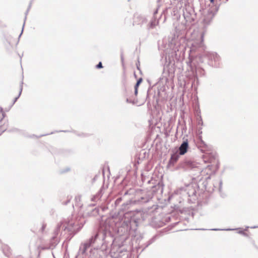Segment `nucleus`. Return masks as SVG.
I'll return each mask as SVG.
<instances>
[{
	"label": "nucleus",
	"instance_id": "37998d69",
	"mask_svg": "<svg viewBox=\"0 0 258 258\" xmlns=\"http://www.w3.org/2000/svg\"><path fill=\"white\" fill-rule=\"evenodd\" d=\"M176 55H177L176 48H175V49L172 50V51L171 52V56L172 57V59H173V57L176 56Z\"/></svg>",
	"mask_w": 258,
	"mask_h": 258
},
{
	"label": "nucleus",
	"instance_id": "6e6d98bb",
	"mask_svg": "<svg viewBox=\"0 0 258 258\" xmlns=\"http://www.w3.org/2000/svg\"><path fill=\"white\" fill-rule=\"evenodd\" d=\"M136 65H137V69L140 71V73L141 74H142V71H141V70L140 69V62H139V61H138V63H137Z\"/></svg>",
	"mask_w": 258,
	"mask_h": 258
},
{
	"label": "nucleus",
	"instance_id": "69168bd1",
	"mask_svg": "<svg viewBox=\"0 0 258 258\" xmlns=\"http://www.w3.org/2000/svg\"><path fill=\"white\" fill-rule=\"evenodd\" d=\"M210 3L212 4H214L215 0H209Z\"/></svg>",
	"mask_w": 258,
	"mask_h": 258
},
{
	"label": "nucleus",
	"instance_id": "c756f323",
	"mask_svg": "<svg viewBox=\"0 0 258 258\" xmlns=\"http://www.w3.org/2000/svg\"><path fill=\"white\" fill-rule=\"evenodd\" d=\"M29 12V10H26V12L25 13V18H24V23H23V27H22V30H21V33L20 34L19 36V37H18V39H19V38H20V37L21 36L22 34H23V30H24V26H25V21H26V20L27 19V16Z\"/></svg>",
	"mask_w": 258,
	"mask_h": 258
},
{
	"label": "nucleus",
	"instance_id": "c03bdc74",
	"mask_svg": "<svg viewBox=\"0 0 258 258\" xmlns=\"http://www.w3.org/2000/svg\"><path fill=\"white\" fill-rule=\"evenodd\" d=\"M71 171V168L67 167L61 171V173H66Z\"/></svg>",
	"mask_w": 258,
	"mask_h": 258
},
{
	"label": "nucleus",
	"instance_id": "7ed1b4c3",
	"mask_svg": "<svg viewBox=\"0 0 258 258\" xmlns=\"http://www.w3.org/2000/svg\"><path fill=\"white\" fill-rule=\"evenodd\" d=\"M204 33L200 35V40H196L191 44L190 51L197 52V60L198 59L202 64L207 63L209 66L218 68L221 64V57L215 52H209L205 50V46L204 44Z\"/></svg>",
	"mask_w": 258,
	"mask_h": 258
},
{
	"label": "nucleus",
	"instance_id": "49530a36",
	"mask_svg": "<svg viewBox=\"0 0 258 258\" xmlns=\"http://www.w3.org/2000/svg\"><path fill=\"white\" fill-rule=\"evenodd\" d=\"M103 68L102 63L101 61H100L96 66V68L97 69H100Z\"/></svg>",
	"mask_w": 258,
	"mask_h": 258
},
{
	"label": "nucleus",
	"instance_id": "412c9836",
	"mask_svg": "<svg viewBox=\"0 0 258 258\" xmlns=\"http://www.w3.org/2000/svg\"><path fill=\"white\" fill-rule=\"evenodd\" d=\"M147 22V19L146 18L142 15L137 16L135 18L134 23L137 25H143Z\"/></svg>",
	"mask_w": 258,
	"mask_h": 258
},
{
	"label": "nucleus",
	"instance_id": "6ab92c4d",
	"mask_svg": "<svg viewBox=\"0 0 258 258\" xmlns=\"http://www.w3.org/2000/svg\"><path fill=\"white\" fill-rule=\"evenodd\" d=\"M99 234L96 233L94 235L92 236L89 239L85 241L84 243L89 248L91 246L98 238Z\"/></svg>",
	"mask_w": 258,
	"mask_h": 258
},
{
	"label": "nucleus",
	"instance_id": "4d7b16f0",
	"mask_svg": "<svg viewBox=\"0 0 258 258\" xmlns=\"http://www.w3.org/2000/svg\"><path fill=\"white\" fill-rule=\"evenodd\" d=\"M102 210L103 211H105L106 209H108V206H103L102 207Z\"/></svg>",
	"mask_w": 258,
	"mask_h": 258
},
{
	"label": "nucleus",
	"instance_id": "4be33fe9",
	"mask_svg": "<svg viewBox=\"0 0 258 258\" xmlns=\"http://www.w3.org/2000/svg\"><path fill=\"white\" fill-rule=\"evenodd\" d=\"M158 237L157 235H155L151 239H150L147 242L142 244L141 247L143 248L142 251H143L145 248L148 247L149 245L155 241Z\"/></svg>",
	"mask_w": 258,
	"mask_h": 258
},
{
	"label": "nucleus",
	"instance_id": "8fccbe9b",
	"mask_svg": "<svg viewBox=\"0 0 258 258\" xmlns=\"http://www.w3.org/2000/svg\"><path fill=\"white\" fill-rule=\"evenodd\" d=\"M214 159H215V158L213 156L210 157L208 160H205L204 159V162H211L213 160H214Z\"/></svg>",
	"mask_w": 258,
	"mask_h": 258
},
{
	"label": "nucleus",
	"instance_id": "7c9ffc66",
	"mask_svg": "<svg viewBox=\"0 0 258 258\" xmlns=\"http://www.w3.org/2000/svg\"><path fill=\"white\" fill-rule=\"evenodd\" d=\"M195 115L196 117H198L199 116H202L201 115V110L200 109L199 106L197 108H196L195 109Z\"/></svg>",
	"mask_w": 258,
	"mask_h": 258
},
{
	"label": "nucleus",
	"instance_id": "dca6fc26",
	"mask_svg": "<svg viewBox=\"0 0 258 258\" xmlns=\"http://www.w3.org/2000/svg\"><path fill=\"white\" fill-rule=\"evenodd\" d=\"M132 203V201L131 199L124 200L123 202L118 208L117 211L119 213L121 211L123 212L124 211L127 210Z\"/></svg>",
	"mask_w": 258,
	"mask_h": 258
},
{
	"label": "nucleus",
	"instance_id": "f8f14e48",
	"mask_svg": "<svg viewBox=\"0 0 258 258\" xmlns=\"http://www.w3.org/2000/svg\"><path fill=\"white\" fill-rule=\"evenodd\" d=\"M135 192L134 189L130 188L125 190L123 194L122 197H117V199L114 202V208L116 210H117L118 208L120 206V204L121 202L124 201L125 200V197L127 195H133Z\"/></svg>",
	"mask_w": 258,
	"mask_h": 258
},
{
	"label": "nucleus",
	"instance_id": "6e6552de",
	"mask_svg": "<svg viewBox=\"0 0 258 258\" xmlns=\"http://www.w3.org/2000/svg\"><path fill=\"white\" fill-rule=\"evenodd\" d=\"M200 188L199 185L197 183H192L189 184L186 189L188 198L187 202L189 204L195 203L197 199V191Z\"/></svg>",
	"mask_w": 258,
	"mask_h": 258
},
{
	"label": "nucleus",
	"instance_id": "e2e57ef3",
	"mask_svg": "<svg viewBox=\"0 0 258 258\" xmlns=\"http://www.w3.org/2000/svg\"><path fill=\"white\" fill-rule=\"evenodd\" d=\"M11 107H11V105H10V107H9L8 108H6L5 109L6 111H9V110L10 109V108H11Z\"/></svg>",
	"mask_w": 258,
	"mask_h": 258
},
{
	"label": "nucleus",
	"instance_id": "13d9d810",
	"mask_svg": "<svg viewBox=\"0 0 258 258\" xmlns=\"http://www.w3.org/2000/svg\"><path fill=\"white\" fill-rule=\"evenodd\" d=\"M7 126H8V125H6V127L5 128H4V129L2 131L1 133H0V136H1V135L3 133H4L5 132H6V131H7Z\"/></svg>",
	"mask_w": 258,
	"mask_h": 258
},
{
	"label": "nucleus",
	"instance_id": "a19ab883",
	"mask_svg": "<svg viewBox=\"0 0 258 258\" xmlns=\"http://www.w3.org/2000/svg\"><path fill=\"white\" fill-rule=\"evenodd\" d=\"M72 198V196H68L67 197V199L66 201H64L63 202H62V204L63 205H67L71 201V199Z\"/></svg>",
	"mask_w": 258,
	"mask_h": 258
},
{
	"label": "nucleus",
	"instance_id": "bb28decb",
	"mask_svg": "<svg viewBox=\"0 0 258 258\" xmlns=\"http://www.w3.org/2000/svg\"><path fill=\"white\" fill-rule=\"evenodd\" d=\"M88 248H89V247L85 245L84 243H82L80 246L79 251L81 253V254L84 255L86 254Z\"/></svg>",
	"mask_w": 258,
	"mask_h": 258
},
{
	"label": "nucleus",
	"instance_id": "0eeeda50",
	"mask_svg": "<svg viewBox=\"0 0 258 258\" xmlns=\"http://www.w3.org/2000/svg\"><path fill=\"white\" fill-rule=\"evenodd\" d=\"M183 16L186 22L191 23L196 20L197 14L192 5L185 4L182 9Z\"/></svg>",
	"mask_w": 258,
	"mask_h": 258
},
{
	"label": "nucleus",
	"instance_id": "cd10ccee",
	"mask_svg": "<svg viewBox=\"0 0 258 258\" xmlns=\"http://www.w3.org/2000/svg\"><path fill=\"white\" fill-rule=\"evenodd\" d=\"M226 230H238V233L241 234L245 237H248V235L245 232L244 230L243 229L239 228H236V229H225Z\"/></svg>",
	"mask_w": 258,
	"mask_h": 258
},
{
	"label": "nucleus",
	"instance_id": "58836bf2",
	"mask_svg": "<svg viewBox=\"0 0 258 258\" xmlns=\"http://www.w3.org/2000/svg\"><path fill=\"white\" fill-rule=\"evenodd\" d=\"M208 184V182L207 180H204L202 182V190H207V185Z\"/></svg>",
	"mask_w": 258,
	"mask_h": 258
},
{
	"label": "nucleus",
	"instance_id": "9d476101",
	"mask_svg": "<svg viewBox=\"0 0 258 258\" xmlns=\"http://www.w3.org/2000/svg\"><path fill=\"white\" fill-rule=\"evenodd\" d=\"M166 87L164 85H158L157 90L154 91V97H156V101L157 103L160 100H163L167 98V95L166 92Z\"/></svg>",
	"mask_w": 258,
	"mask_h": 258
},
{
	"label": "nucleus",
	"instance_id": "774afa93",
	"mask_svg": "<svg viewBox=\"0 0 258 258\" xmlns=\"http://www.w3.org/2000/svg\"><path fill=\"white\" fill-rule=\"evenodd\" d=\"M4 126H5V123H4L3 125H0V128H3V127H4Z\"/></svg>",
	"mask_w": 258,
	"mask_h": 258
},
{
	"label": "nucleus",
	"instance_id": "72a5a7b5",
	"mask_svg": "<svg viewBox=\"0 0 258 258\" xmlns=\"http://www.w3.org/2000/svg\"><path fill=\"white\" fill-rule=\"evenodd\" d=\"M142 82H143V78H139L137 80V82L134 86V88H139V86L140 85V84L142 83Z\"/></svg>",
	"mask_w": 258,
	"mask_h": 258
},
{
	"label": "nucleus",
	"instance_id": "338daca9",
	"mask_svg": "<svg viewBox=\"0 0 258 258\" xmlns=\"http://www.w3.org/2000/svg\"><path fill=\"white\" fill-rule=\"evenodd\" d=\"M249 228V227H248V226L246 227V228L244 229V231H247V229H248Z\"/></svg>",
	"mask_w": 258,
	"mask_h": 258
},
{
	"label": "nucleus",
	"instance_id": "de8ad7c7",
	"mask_svg": "<svg viewBox=\"0 0 258 258\" xmlns=\"http://www.w3.org/2000/svg\"><path fill=\"white\" fill-rule=\"evenodd\" d=\"M228 1V0H218V2L219 3V4H218V6L219 7V6L222 4H225Z\"/></svg>",
	"mask_w": 258,
	"mask_h": 258
},
{
	"label": "nucleus",
	"instance_id": "052dcab7",
	"mask_svg": "<svg viewBox=\"0 0 258 258\" xmlns=\"http://www.w3.org/2000/svg\"><path fill=\"white\" fill-rule=\"evenodd\" d=\"M210 230H213V231H218V230H221L222 229H218V228H213V229H211Z\"/></svg>",
	"mask_w": 258,
	"mask_h": 258
},
{
	"label": "nucleus",
	"instance_id": "423d86ee",
	"mask_svg": "<svg viewBox=\"0 0 258 258\" xmlns=\"http://www.w3.org/2000/svg\"><path fill=\"white\" fill-rule=\"evenodd\" d=\"M102 242L110 245V250L113 251L115 253V248L116 247V244L119 239L114 238L112 233L107 230H104L102 232Z\"/></svg>",
	"mask_w": 258,
	"mask_h": 258
},
{
	"label": "nucleus",
	"instance_id": "aec40b11",
	"mask_svg": "<svg viewBox=\"0 0 258 258\" xmlns=\"http://www.w3.org/2000/svg\"><path fill=\"white\" fill-rule=\"evenodd\" d=\"M104 184H103L99 189V191L96 193V194H95L92 197V198H91V201L93 202H96L99 200L102 197L104 193Z\"/></svg>",
	"mask_w": 258,
	"mask_h": 258
},
{
	"label": "nucleus",
	"instance_id": "2eb2a0df",
	"mask_svg": "<svg viewBox=\"0 0 258 258\" xmlns=\"http://www.w3.org/2000/svg\"><path fill=\"white\" fill-rule=\"evenodd\" d=\"M100 208L99 207H95L91 209V210H88L87 212L84 214V217H96L99 214Z\"/></svg>",
	"mask_w": 258,
	"mask_h": 258
},
{
	"label": "nucleus",
	"instance_id": "20e7f679",
	"mask_svg": "<svg viewBox=\"0 0 258 258\" xmlns=\"http://www.w3.org/2000/svg\"><path fill=\"white\" fill-rule=\"evenodd\" d=\"M197 56L195 59L189 60L187 63V72L186 77L189 79L191 82V86L192 87L196 82L198 81V76H205L206 72L203 68L204 65L200 64L201 62L198 59Z\"/></svg>",
	"mask_w": 258,
	"mask_h": 258
},
{
	"label": "nucleus",
	"instance_id": "864d4df0",
	"mask_svg": "<svg viewBox=\"0 0 258 258\" xmlns=\"http://www.w3.org/2000/svg\"><path fill=\"white\" fill-rule=\"evenodd\" d=\"M138 94V88H134V95L137 96Z\"/></svg>",
	"mask_w": 258,
	"mask_h": 258
},
{
	"label": "nucleus",
	"instance_id": "09e8293b",
	"mask_svg": "<svg viewBox=\"0 0 258 258\" xmlns=\"http://www.w3.org/2000/svg\"><path fill=\"white\" fill-rule=\"evenodd\" d=\"M158 8H157L155 10H154V13H153V18L154 19H157L156 14L158 13Z\"/></svg>",
	"mask_w": 258,
	"mask_h": 258
},
{
	"label": "nucleus",
	"instance_id": "ea45409f",
	"mask_svg": "<svg viewBox=\"0 0 258 258\" xmlns=\"http://www.w3.org/2000/svg\"><path fill=\"white\" fill-rule=\"evenodd\" d=\"M75 200L76 201V205L79 206L80 207L82 206V205H79V203L81 202V196H77L75 197Z\"/></svg>",
	"mask_w": 258,
	"mask_h": 258
},
{
	"label": "nucleus",
	"instance_id": "a878e982",
	"mask_svg": "<svg viewBox=\"0 0 258 258\" xmlns=\"http://www.w3.org/2000/svg\"><path fill=\"white\" fill-rule=\"evenodd\" d=\"M158 23V21H156V19L153 18L152 20L150 22L148 25V29H153Z\"/></svg>",
	"mask_w": 258,
	"mask_h": 258
},
{
	"label": "nucleus",
	"instance_id": "c9c22d12",
	"mask_svg": "<svg viewBox=\"0 0 258 258\" xmlns=\"http://www.w3.org/2000/svg\"><path fill=\"white\" fill-rule=\"evenodd\" d=\"M73 153V151L71 149H67L63 150L62 154L65 155L67 156L70 154H72Z\"/></svg>",
	"mask_w": 258,
	"mask_h": 258
},
{
	"label": "nucleus",
	"instance_id": "f704fd0d",
	"mask_svg": "<svg viewBox=\"0 0 258 258\" xmlns=\"http://www.w3.org/2000/svg\"><path fill=\"white\" fill-rule=\"evenodd\" d=\"M54 133V132H51V133H49V134H44V135H40L39 136H36V135H35L33 134V135H31L29 136V138H33V137H36L37 138H39L42 137H43V136H47V135H48L52 134H53Z\"/></svg>",
	"mask_w": 258,
	"mask_h": 258
},
{
	"label": "nucleus",
	"instance_id": "b1692460",
	"mask_svg": "<svg viewBox=\"0 0 258 258\" xmlns=\"http://www.w3.org/2000/svg\"><path fill=\"white\" fill-rule=\"evenodd\" d=\"M23 76H22V80L21 81L20 84V91H19V94H18V95L16 97H15L14 98L13 103L11 105V107L13 106V105L15 103V102L17 101V100L18 99V98L20 97V96L21 95V93H22V90H23Z\"/></svg>",
	"mask_w": 258,
	"mask_h": 258
},
{
	"label": "nucleus",
	"instance_id": "1a4fd4ad",
	"mask_svg": "<svg viewBox=\"0 0 258 258\" xmlns=\"http://www.w3.org/2000/svg\"><path fill=\"white\" fill-rule=\"evenodd\" d=\"M94 249L97 250V255H98L97 258H106L110 253L113 252V251L110 250L108 245L102 242L100 246H95Z\"/></svg>",
	"mask_w": 258,
	"mask_h": 258
},
{
	"label": "nucleus",
	"instance_id": "603ef678",
	"mask_svg": "<svg viewBox=\"0 0 258 258\" xmlns=\"http://www.w3.org/2000/svg\"><path fill=\"white\" fill-rule=\"evenodd\" d=\"M46 224L43 223V224H42V227H41V231L42 232H43V231L45 230V228H46Z\"/></svg>",
	"mask_w": 258,
	"mask_h": 258
},
{
	"label": "nucleus",
	"instance_id": "393cba45",
	"mask_svg": "<svg viewBox=\"0 0 258 258\" xmlns=\"http://www.w3.org/2000/svg\"><path fill=\"white\" fill-rule=\"evenodd\" d=\"M3 252L4 254L7 256L9 257L11 252H10V248L8 245H5L3 247Z\"/></svg>",
	"mask_w": 258,
	"mask_h": 258
},
{
	"label": "nucleus",
	"instance_id": "79ce46f5",
	"mask_svg": "<svg viewBox=\"0 0 258 258\" xmlns=\"http://www.w3.org/2000/svg\"><path fill=\"white\" fill-rule=\"evenodd\" d=\"M0 112L2 116V117H1V120H3L6 116V114L3 111V108L2 107L0 108Z\"/></svg>",
	"mask_w": 258,
	"mask_h": 258
},
{
	"label": "nucleus",
	"instance_id": "e433bc0d",
	"mask_svg": "<svg viewBox=\"0 0 258 258\" xmlns=\"http://www.w3.org/2000/svg\"><path fill=\"white\" fill-rule=\"evenodd\" d=\"M137 99H134L133 100L132 99H129V98H126V102L128 103H131V104H136L137 102Z\"/></svg>",
	"mask_w": 258,
	"mask_h": 258
},
{
	"label": "nucleus",
	"instance_id": "c85d7f7f",
	"mask_svg": "<svg viewBox=\"0 0 258 258\" xmlns=\"http://www.w3.org/2000/svg\"><path fill=\"white\" fill-rule=\"evenodd\" d=\"M202 127H198L197 130V131H196V134H197V140H199V139H201L202 138Z\"/></svg>",
	"mask_w": 258,
	"mask_h": 258
},
{
	"label": "nucleus",
	"instance_id": "a18cd8bd",
	"mask_svg": "<svg viewBox=\"0 0 258 258\" xmlns=\"http://www.w3.org/2000/svg\"><path fill=\"white\" fill-rule=\"evenodd\" d=\"M222 188V179H220L219 182V191H221Z\"/></svg>",
	"mask_w": 258,
	"mask_h": 258
},
{
	"label": "nucleus",
	"instance_id": "473e14b6",
	"mask_svg": "<svg viewBox=\"0 0 258 258\" xmlns=\"http://www.w3.org/2000/svg\"><path fill=\"white\" fill-rule=\"evenodd\" d=\"M147 81L149 83V84H150V87L149 88H148V90L147 91V97H146V100H147L149 97V95L151 93V90L152 89L153 87H151V83H150V81L149 80H147Z\"/></svg>",
	"mask_w": 258,
	"mask_h": 258
},
{
	"label": "nucleus",
	"instance_id": "4c0bfd02",
	"mask_svg": "<svg viewBox=\"0 0 258 258\" xmlns=\"http://www.w3.org/2000/svg\"><path fill=\"white\" fill-rule=\"evenodd\" d=\"M173 13L174 15V19H176L178 20L180 18V15H177V9H173Z\"/></svg>",
	"mask_w": 258,
	"mask_h": 258
},
{
	"label": "nucleus",
	"instance_id": "5fc2aeb1",
	"mask_svg": "<svg viewBox=\"0 0 258 258\" xmlns=\"http://www.w3.org/2000/svg\"><path fill=\"white\" fill-rule=\"evenodd\" d=\"M141 200L144 203H147L149 201L148 199H145V198L143 197L141 198Z\"/></svg>",
	"mask_w": 258,
	"mask_h": 258
},
{
	"label": "nucleus",
	"instance_id": "5701e85b",
	"mask_svg": "<svg viewBox=\"0 0 258 258\" xmlns=\"http://www.w3.org/2000/svg\"><path fill=\"white\" fill-rule=\"evenodd\" d=\"M73 132L74 134H75L78 137H82V138H86L88 137L91 136V134H88V133H78V132L76 131H69L67 130H62V131H59L58 132L56 131V132H64V133H67V132Z\"/></svg>",
	"mask_w": 258,
	"mask_h": 258
},
{
	"label": "nucleus",
	"instance_id": "9b49d317",
	"mask_svg": "<svg viewBox=\"0 0 258 258\" xmlns=\"http://www.w3.org/2000/svg\"><path fill=\"white\" fill-rule=\"evenodd\" d=\"M218 10L219 6H215V12H213L211 10H208L207 14L204 16V18L202 21L205 27H207L211 24Z\"/></svg>",
	"mask_w": 258,
	"mask_h": 258
},
{
	"label": "nucleus",
	"instance_id": "f257e3e1",
	"mask_svg": "<svg viewBox=\"0 0 258 258\" xmlns=\"http://www.w3.org/2000/svg\"><path fill=\"white\" fill-rule=\"evenodd\" d=\"M141 213L137 210H130L123 214L118 231L124 236L116 243L115 253L117 252L120 254L124 251L128 250L130 246L126 244L128 240L127 236L131 233V231H135L137 229L141 221Z\"/></svg>",
	"mask_w": 258,
	"mask_h": 258
},
{
	"label": "nucleus",
	"instance_id": "680f3d73",
	"mask_svg": "<svg viewBox=\"0 0 258 258\" xmlns=\"http://www.w3.org/2000/svg\"><path fill=\"white\" fill-rule=\"evenodd\" d=\"M32 7V5L31 4H29L27 10H30L31 8Z\"/></svg>",
	"mask_w": 258,
	"mask_h": 258
},
{
	"label": "nucleus",
	"instance_id": "ddd939ff",
	"mask_svg": "<svg viewBox=\"0 0 258 258\" xmlns=\"http://www.w3.org/2000/svg\"><path fill=\"white\" fill-rule=\"evenodd\" d=\"M189 142L188 139L184 137L182 139V142L180 145L178 149L176 150L179 154L184 155L186 153L189 149Z\"/></svg>",
	"mask_w": 258,
	"mask_h": 258
},
{
	"label": "nucleus",
	"instance_id": "bf43d9fd",
	"mask_svg": "<svg viewBox=\"0 0 258 258\" xmlns=\"http://www.w3.org/2000/svg\"><path fill=\"white\" fill-rule=\"evenodd\" d=\"M210 179H211V177H210V176H207V177L205 178V180H207V181L208 182V180H210Z\"/></svg>",
	"mask_w": 258,
	"mask_h": 258
},
{
	"label": "nucleus",
	"instance_id": "3c124183",
	"mask_svg": "<svg viewBox=\"0 0 258 258\" xmlns=\"http://www.w3.org/2000/svg\"><path fill=\"white\" fill-rule=\"evenodd\" d=\"M98 175L97 174L95 175L93 178L92 179V183H94L96 179H97Z\"/></svg>",
	"mask_w": 258,
	"mask_h": 258
},
{
	"label": "nucleus",
	"instance_id": "2f4dec72",
	"mask_svg": "<svg viewBox=\"0 0 258 258\" xmlns=\"http://www.w3.org/2000/svg\"><path fill=\"white\" fill-rule=\"evenodd\" d=\"M196 121L198 125H201V126L204 125L202 116L196 117Z\"/></svg>",
	"mask_w": 258,
	"mask_h": 258
},
{
	"label": "nucleus",
	"instance_id": "a211bd4d",
	"mask_svg": "<svg viewBox=\"0 0 258 258\" xmlns=\"http://www.w3.org/2000/svg\"><path fill=\"white\" fill-rule=\"evenodd\" d=\"M197 146L203 152L209 151L211 149V147L203 140L202 138L198 140Z\"/></svg>",
	"mask_w": 258,
	"mask_h": 258
},
{
	"label": "nucleus",
	"instance_id": "f03ea898",
	"mask_svg": "<svg viewBox=\"0 0 258 258\" xmlns=\"http://www.w3.org/2000/svg\"><path fill=\"white\" fill-rule=\"evenodd\" d=\"M83 224L78 225L77 222L74 221H66L59 222L54 230V235L51 238L48 246H38L41 250L53 249L59 242L57 236L60 232V235L64 236L65 241H70L74 236L83 227Z\"/></svg>",
	"mask_w": 258,
	"mask_h": 258
},
{
	"label": "nucleus",
	"instance_id": "4468645a",
	"mask_svg": "<svg viewBox=\"0 0 258 258\" xmlns=\"http://www.w3.org/2000/svg\"><path fill=\"white\" fill-rule=\"evenodd\" d=\"M185 33V27L184 25L182 24L180 25H178L176 26L175 28V32L174 33V37L172 38L173 39H175V37L177 38L180 37L183 38Z\"/></svg>",
	"mask_w": 258,
	"mask_h": 258
},
{
	"label": "nucleus",
	"instance_id": "39448f33",
	"mask_svg": "<svg viewBox=\"0 0 258 258\" xmlns=\"http://www.w3.org/2000/svg\"><path fill=\"white\" fill-rule=\"evenodd\" d=\"M200 165L198 162L186 158L179 162L176 169L189 172L194 175H198L202 171Z\"/></svg>",
	"mask_w": 258,
	"mask_h": 258
},
{
	"label": "nucleus",
	"instance_id": "0e129e2a",
	"mask_svg": "<svg viewBox=\"0 0 258 258\" xmlns=\"http://www.w3.org/2000/svg\"><path fill=\"white\" fill-rule=\"evenodd\" d=\"M258 228V226H252L250 227V228H251V229H254V228Z\"/></svg>",
	"mask_w": 258,
	"mask_h": 258
},
{
	"label": "nucleus",
	"instance_id": "f3484780",
	"mask_svg": "<svg viewBox=\"0 0 258 258\" xmlns=\"http://www.w3.org/2000/svg\"><path fill=\"white\" fill-rule=\"evenodd\" d=\"M181 155L179 154V153L177 151L173 152L172 154L171 155L170 158L168 162V166H173L174 164L178 160L180 156Z\"/></svg>",
	"mask_w": 258,
	"mask_h": 258
}]
</instances>
